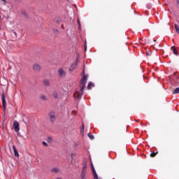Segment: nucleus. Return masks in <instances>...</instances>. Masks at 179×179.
I'll return each mask as SVG.
<instances>
[{
  "instance_id": "8",
  "label": "nucleus",
  "mask_w": 179,
  "mask_h": 179,
  "mask_svg": "<svg viewBox=\"0 0 179 179\" xmlns=\"http://www.w3.org/2000/svg\"><path fill=\"white\" fill-rule=\"evenodd\" d=\"M78 66V63H73L71 66V67H70V69H69V71H75V69H76V67Z\"/></svg>"
},
{
  "instance_id": "6",
  "label": "nucleus",
  "mask_w": 179,
  "mask_h": 179,
  "mask_svg": "<svg viewBox=\"0 0 179 179\" xmlns=\"http://www.w3.org/2000/svg\"><path fill=\"white\" fill-rule=\"evenodd\" d=\"M87 169V165L86 164H84L83 166V170L81 171V176H86Z\"/></svg>"
},
{
  "instance_id": "11",
  "label": "nucleus",
  "mask_w": 179,
  "mask_h": 179,
  "mask_svg": "<svg viewBox=\"0 0 179 179\" xmlns=\"http://www.w3.org/2000/svg\"><path fill=\"white\" fill-rule=\"evenodd\" d=\"M13 149L15 156H19V152H17V150L16 149V147L15 145L13 146Z\"/></svg>"
},
{
  "instance_id": "29",
  "label": "nucleus",
  "mask_w": 179,
  "mask_h": 179,
  "mask_svg": "<svg viewBox=\"0 0 179 179\" xmlns=\"http://www.w3.org/2000/svg\"><path fill=\"white\" fill-rule=\"evenodd\" d=\"M71 157H73V154L71 155Z\"/></svg>"
},
{
  "instance_id": "1",
  "label": "nucleus",
  "mask_w": 179,
  "mask_h": 179,
  "mask_svg": "<svg viewBox=\"0 0 179 179\" xmlns=\"http://www.w3.org/2000/svg\"><path fill=\"white\" fill-rule=\"evenodd\" d=\"M82 73L83 76L80 80V92L76 91L73 94L76 99H80V97H82V96L83 95V90L85 89V87H86V80H87L88 76L85 74V69H83Z\"/></svg>"
},
{
  "instance_id": "21",
  "label": "nucleus",
  "mask_w": 179,
  "mask_h": 179,
  "mask_svg": "<svg viewBox=\"0 0 179 179\" xmlns=\"http://www.w3.org/2000/svg\"><path fill=\"white\" fill-rule=\"evenodd\" d=\"M156 155H157V152H152L150 154V157H155Z\"/></svg>"
},
{
  "instance_id": "5",
  "label": "nucleus",
  "mask_w": 179,
  "mask_h": 179,
  "mask_svg": "<svg viewBox=\"0 0 179 179\" xmlns=\"http://www.w3.org/2000/svg\"><path fill=\"white\" fill-rule=\"evenodd\" d=\"M33 69L35 72H40V71H41V66L38 64H35L33 66Z\"/></svg>"
},
{
  "instance_id": "30",
  "label": "nucleus",
  "mask_w": 179,
  "mask_h": 179,
  "mask_svg": "<svg viewBox=\"0 0 179 179\" xmlns=\"http://www.w3.org/2000/svg\"><path fill=\"white\" fill-rule=\"evenodd\" d=\"M14 34H15V36H16V32H15V31H14Z\"/></svg>"
},
{
  "instance_id": "26",
  "label": "nucleus",
  "mask_w": 179,
  "mask_h": 179,
  "mask_svg": "<svg viewBox=\"0 0 179 179\" xmlns=\"http://www.w3.org/2000/svg\"><path fill=\"white\" fill-rule=\"evenodd\" d=\"M86 50H87V47L86 46V43L85 44V51H86Z\"/></svg>"
},
{
  "instance_id": "9",
  "label": "nucleus",
  "mask_w": 179,
  "mask_h": 179,
  "mask_svg": "<svg viewBox=\"0 0 179 179\" xmlns=\"http://www.w3.org/2000/svg\"><path fill=\"white\" fill-rule=\"evenodd\" d=\"M43 85L44 86H46L47 87H50L51 84L50 83V80H43Z\"/></svg>"
},
{
  "instance_id": "24",
  "label": "nucleus",
  "mask_w": 179,
  "mask_h": 179,
  "mask_svg": "<svg viewBox=\"0 0 179 179\" xmlns=\"http://www.w3.org/2000/svg\"><path fill=\"white\" fill-rule=\"evenodd\" d=\"M42 143H43V146H45V147L48 146V144L45 141H43Z\"/></svg>"
},
{
  "instance_id": "28",
  "label": "nucleus",
  "mask_w": 179,
  "mask_h": 179,
  "mask_svg": "<svg viewBox=\"0 0 179 179\" xmlns=\"http://www.w3.org/2000/svg\"><path fill=\"white\" fill-rule=\"evenodd\" d=\"M177 3H179V0H177Z\"/></svg>"
},
{
  "instance_id": "25",
  "label": "nucleus",
  "mask_w": 179,
  "mask_h": 179,
  "mask_svg": "<svg viewBox=\"0 0 179 179\" xmlns=\"http://www.w3.org/2000/svg\"><path fill=\"white\" fill-rule=\"evenodd\" d=\"M80 178L81 179H87L86 178V175H80Z\"/></svg>"
},
{
  "instance_id": "14",
  "label": "nucleus",
  "mask_w": 179,
  "mask_h": 179,
  "mask_svg": "<svg viewBox=\"0 0 179 179\" xmlns=\"http://www.w3.org/2000/svg\"><path fill=\"white\" fill-rule=\"evenodd\" d=\"M87 136L90 138V139H91V141H93V139H94V136H93L92 133H88Z\"/></svg>"
},
{
  "instance_id": "32",
  "label": "nucleus",
  "mask_w": 179,
  "mask_h": 179,
  "mask_svg": "<svg viewBox=\"0 0 179 179\" xmlns=\"http://www.w3.org/2000/svg\"><path fill=\"white\" fill-rule=\"evenodd\" d=\"M57 179H61V178H57Z\"/></svg>"
},
{
  "instance_id": "3",
  "label": "nucleus",
  "mask_w": 179,
  "mask_h": 179,
  "mask_svg": "<svg viewBox=\"0 0 179 179\" xmlns=\"http://www.w3.org/2000/svg\"><path fill=\"white\" fill-rule=\"evenodd\" d=\"M48 115L50 121L54 122V121H55V113H54V111H50Z\"/></svg>"
},
{
  "instance_id": "17",
  "label": "nucleus",
  "mask_w": 179,
  "mask_h": 179,
  "mask_svg": "<svg viewBox=\"0 0 179 179\" xmlns=\"http://www.w3.org/2000/svg\"><path fill=\"white\" fill-rule=\"evenodd\" d=\"M52 96L54 97V99H58V93H57V92H54L52 94Z\"/></svg>"
},
{
  "instance_id": "10",
  "label": "nucleus",
  "mask_w": 179,
  "mask_h": 179,
  "mask_svg": "<svg viewBox=\"0 0 179 179\" xmlns=\"http://www.w3.org/2000/svg\"><path fill=\"white\" fill-rule=\"evenodd\" d=\"M171 50L173 51V53L175 55H178V51L177 50V49L176 48V46H172L171 48Z\"/></svg>"
},
{
  "instance_id": "33",
  "label": "nucleus",
  "mask_w": 179,
  "mask_h": 179,
  "mask_svg": "<svg viewBox=\"0 0 179 179\" xmlns=\"http://www.w3.org/2000/svg\"><path fill=\"white\" fill-rule=\"evenodd\" d=\"M156 40H154V42L155 43Z\"/></svg>"
},
{
  "instance_id": "13",
  "label": "nucleus",
  "mask_w": 179,
  "mask_h": 179,
  "mask_svg": "<svg viewBox=\"0 0 179 179\" xmlns=\"http://www.w3.org/2000/svg\"><path fill=\"white\" fill-rule=\"evenodd\" d=\"M59 171V169L58 168H52V173H55V174H57V173H58Z\"/></svg>"
},
{
  "instance_id": "12",
  "label": "nucleus",
  "mask_w": 179,
  "mask_h": 179,
  "mask_svg": "<svg viewBox=\"0 0 179 179\" xmlns=\"http://www.w3.org/2000/svg\"><path fill=\"white\" fill-rule=\"evenodd\" d=\"M92 87H94V84L93 83H89V84L87 85V89L90 90V89H92Z\"/></svg>"
},
{
  "instance_id": "2",
  "label": "nucleus",
  "mask_w": 179,
  "mask_h": 179,
  "mask_svg": "<svg viewBox=\"0 0 179 179\" xmlns=\"http://www.w3.org/2000/svg\"><path fill=\"white\" fill-rule=\"evenodd\" d=\"M20 124L17 121H14L13 122V128H14V130L15 132H19V131H20V128L19 127H20Z\"/></svg>"
},
{
  "instance_id": "18",
  "label": "nucleus",
  "mask_w": 179,
  "mask_h": 179,
  "mask_svg": "<svg viewBox=\"0 0 179 179\" xmlns=\"http://www.w3.org/2000/svg\"><path fill=\"white\" fill-rule=\"evenodd\" d=\"M175 29H176V33L179 34V27L177 24H175Z\"/></svg>"
},
{
  "instance_id": "4",
  "label": "nucleus",
  "mask_w": 179,
  "mask_h": 179,
  "mask_svg": "<svg viewBox=\"0 0 179 179\" xmlns=\"http://www.w3.org/2000/svg\"><path fill=\"white\" fill-rule=\"evenodd\" d=\"M1 100H2L3 107L4 110H6V99L5 96V92H3V94H2Z\"/></svg>"
},
{
  "instance_id": "7",
  "label": "nucleus",
  "mask_w": 179,
  "mask_h": 179,
  "mask_svg": "<svg viewBox=\"0 0 179 179\" xmlns=\"http://www.w3.org/2000/svg\"><path fill=\"white\" fill-rule=\"evenodd\" d=\"M58 73L59 76H65V75H66V73L62 69H59Z\"/></svg>"
},
{
  "instance_id": "27",
  "label": "nucleus",
  "mask_w": 179,
  "mask_h": 179,
  "mask_svg": "<svg viewBox=\"0 0 179 179\" xmlns=\"http://www.w3.org/2000/svg\"><path fill=\"white\" fill-rule=\"evenodd\" d=\"M1 1H3V2H6V0H1Z\"/></svg>"
},
{
  "instance_id": "15",
  "label": "nucleus",
  "mask_w": 179,
  "mask_h": 179,
  "mask_svg": "<svg viewBox=\"0 0 179 179\" xmlns=\"http://www.w3.org/2000/svg\"><path fill=\"white\" fill-rule=\"evenodd\" d=\"M22 13L24 16V17H29V15H27V13L25 10H22Z\"/></svg>"
},
{
  "instance_id": "31",
  "label": "nucleus",
  "mask_w": 179,
  "mask_h": 179,
  "mask_svg": "<svg viewBox=\"0 0 179 179\" xmlns=\"http://www.w3.org/2000/svg\"><path fill=\"white\" fill-rule=\"evenodd\" d=\"M24 124H27V122H24Z\"/></svg>"
},
{
  "instance_id": "20",
  "label": "nucleus",
  "mask_w": 179,
  "mask_h": 179,
  "mask_svg": "<svg viewBox=\"0 0 179 179\" xmlns=\"http://www.w3.org/2000/svg\"><path fill=\"white\" fill-rule=\"evenodd\" d=\"M85 131V125L82 124L81 125V129H80V133L83 134V132Z\"/></svg>"
},
{
  "instance_id": "22",
  "label": "nucleus",
  "mask_w": 179,
  "mask_h": 179,
  "mask_svg": "<svg viewBox=\"0 0 179 179\" xmlns=\"http://www.w3.org/2000/svg\"><path fill=\"white\" fill-rule=\"evenodd\" d=\"M77 22L78 23V29L80 30L81 26H80V20L79 19L77 20Z\"/></svg>"
},
{
  "instance_id": "19",
  "label": "nucleus",
  "mask_w": 179,
  "mask_h": 179,
  "mask_svg": "<svg viewBox=\"0 0 179 179\" xmlns=\"http://www.w3.org/2000/svg\"><path fill=\"white\" fill-rule=\"evenodd\" d=\"M40 99H41V100H47V98L45 97V95H44V94L40 95Z\"/></svg>"
},
{
  "instance_id": "23",
  "label": "nucleus",
  "mask_w": 179,
  "mask_h": 179,
  "mask_svg": "<svg viewBox=\"0 0 179 179\" xmlns=\"http://www.w3.org/2000/svg\"><path fill=\"white\" fill-rule=\"evenodd\" d=\"M48 142L49 143H51V142H52V138L48 137Z\"/></svg>"
},
{
  "instance_id": "16",
  "label": "nucleus",
  "mask_w": 179,
  "mask_h": 179,
  "mask_svg": "<svg viewBox=\"0 0 179 179\" xmlns=\"http://www.w3.org/2000/svg\"><path fill=\"white\" fill-rule=\"evenodd\" d=\"M179 94V87H177L173 92V94Z\"/></svg>"
}]
</instances>
